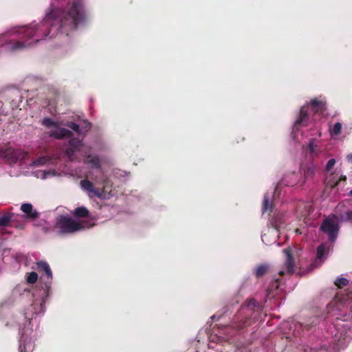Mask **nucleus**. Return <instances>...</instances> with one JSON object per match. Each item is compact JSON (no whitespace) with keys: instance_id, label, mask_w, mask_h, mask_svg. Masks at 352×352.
Returning a JSON list of instances; mask_svg holds the SVG:
<instances>
[{"instance_id":"10","label":"nucleus","mask_w":352,"mask_h":352,"mask_svg":"<svg viewBox=\"0 0 352 352\" xmlns=\"http://www.w3.org/2000/svg\"><path fill=\"white\" fill-rule=\"evenodd\" d=\"M283 253L286 256V260L284 263V265L287 269V272L289 274L292 275L294 272V260L292 253V249L289 248H285L283 250Z\"/></svg>"},{"instance_id":"26","label":"nucleus","mask_w":352,"mask_h":352,"mask_svg":"<svg viewBox=\"0 0 352 352\" xmlns=\"http://www.w3.org/2000/svg\"><path fill=\"white\" fill-rule=\"evenodd\" d=\"M325 253V245L324 244H321L317 248L316 256L318 259H321Z\"/></svg>"},{"instance_id":"18","label":"nucleus","mask_w":352,"mask_h":352,"mask_svg":"<svg viewBox=\"0 0 352 352\" xmlns=\"http://www.w3.org/2000/svg\"><path fill=\"white\" fill-rule=\"evenodd\" d=\"M308 151L312 155H318L319 153V148L316 144V139L311 138L308 144Z\"/></svg>"},{"instance_id":"17","label":"nucleus","mask_w":352,"mask_h":352,"mask_svg":"<svg viewBox=\"0 0 352 352\" xmlns=\"http://www.w3.org/2000/svg\"><path fill=\"white\" fill-rule=\"evenodd\" d=\"M85 162L91 164L93 168L100 169L101 168L100 159L97 156L88 155Z\"/></svg>"},{"instance_id":"4","label":"nucleus","mask_w":352,"mask_h":352,"mask_svg":"<svg viewBox=\"0 0 352 352\" xmlns=\"http://www.w3.org/2000/svg\"><path fill=\"white\" fill-rule=\"evenodd\" d=\"M312 111L314 114H322L326 110V103L317 98L311 100L307 106L301 107L299 113V117L295 122V126H306L308 120V110Z\"/></svg>"},{"instance_id":"11","label":"nucleus","mask_w":352,"mask_h":352,"mask_svg":"<svg viewBox=\"0 0 352 352\" xmlns=\"http://www.w3.org/2000/svg\"><path fill=\"white\" fill-rule=\"evenodd\" d=\"M21 210L25 213V217L30 219H36L39 217V213L33 209L31 204H23L21 206Z\"/></svg>"},{"instance_id":"28","label":"nucleus","mask_w":352,"mask_h":352,"mask_svg":"<svg viewBox=\"0 0 352 352\" xmlns=\"http://www.w3.org/2000/svg\"><path fill=\"white\" fill-rule=\"evenodd\" d=\"M67 126L72 129L73 131H74L75 132H76L78 134H81V131L80 129V125L74 122H68Z\"/></svg>"},{"instance_id":"23","label":"nucleus","mask_w":352,"mask_h":352,"mask_svg":"<svg viewBox=\"0 0 352 352\" xmlns=\"http://www.w3.org/2000/svg\"><path fill=\"white\" fill-rule=\"evenodd\" d=\"M349 281L345 278H338L335 281V285L339 287L342 288L349 284Z\"/></svg>"},{"instance_id":"16","label":"nucleus","mask_w":352,"mask_h":352,"mask_svg":"<svg viewBox=\"0 0 352 352\" xmlns=\"http://www.w3.org/2000/svg\"><path fill=\"white\" fill-rule=\"evenodd\" d=\"M280 281L279 278H276L271 282L267 289V293L269 297L274 296V292L277 290L280 287Z\"/></svg>"},{"instance_id":"6","label":"nucleus","mask_w":352,"mask_h":352,"mask_svg":"<svg viewBox=\"0 0 352 352\" xmlns=\"http://www.w3.org/2000/svg\"><path fill=\"white\" fill-rule=\"evenodd\" d=\"M320 230L328 235L329 240L331 242H334L338 237L340 227L338 223L327 218L322 221Z\"/></svg>"},{"instance_id":"12","label":"nucleus","mask_w":352,"mask_h":352,"mask_svg":"<svg viewBox=\"0 0 352 352\" xmlns=\"http://www.w3.org/2000/svg\"><path fill=\"white\" fill-rule=\"evenodd\" d=\"M72 135V133L65 128H60L54 130L50 134V135L56 139H63L64 138H69Z\"/></svg>"},{"instance_id":"25","label":"nucleus","mask_w":352,"mask_h":352,"mask_svg":"<svg viewBox=\"0 0 352 352\" xmlns=\"http://www.w3.org/2000/svg\"><path fill=\"white\" fill-rule=\"evenodd\" d=\"M342 130V124L340 122H336L333 126V129L331 130V135H338L341 133Z\"/></svg>"},{"instance_id":"36","label":"nucleus","mask_w":352,"mask_h":352,"mask_svg":"<svg viewBox=\"0 0 352 352\" xmlns=\"http://www.w3.org/2000/svg\"><path fill=\"white\" fill-rule=\"evenodd\" d=\"M349 195L352 196V190L350 191Z\"/></svg>"},{"instance_id":"9","label":"nucleus","mask_w":352,"mask_h":352,"mask_svg":"<svg viewBox=\"0 0 352 352\" xmlns=\"http://www.w3.org/2000/svg\"><path fill=\"white\" fill-rule=\"evenodd\" d=\"M81 187L92 195H89L90 197H97L102 198L101 190H99V188H95L92 182L88 179H83L80 181Z\"/></svg>"},{"instance_id":"8","label":"nucleus","mask_w":352,"mask_h":352,"mask_svg":"<svg viewBox=\"0 0 352 352\" xmlns=\"http://www.w3.org/2000/svg\"><path fill=\"white\" fill-rule=\"evenodd\" d=\"M19 217L15 215L14 213H3V215L0 217V227H10L14 226L19 229H23L24 223H19Z\"/></svg>"},{"instance_id":"7","label":"nucleus","mask_w":352,"mask_h":352,"mask_svg":"<svg viewBox=\"0 0 352 352\" xmlns=\"http://www.w3.org/2000/svg\"><path fill=\"white\" fill-rule=\"evenodd\" d=\"M2 155L7 159L10 163H16L19 160H23L28 153L21 150L14 149L12 147L6 148L1 151Z\"/></svg>"},{"instance_id":"21","label":"nucleus","mask_w":352,"mask_h":352,"mask_svg":"<svg viewBox=\"0 0 352 352\" xmlns=\"http://www.w3.org/2000/svg\"><path fill=\"white\" fill-rule=\"evenodd\" d=\"M69 145L76 151H78L82 146V140L76 138H72L69 140Z\"/></svg>"},{"instance_id":"5","label":"nucleus","mask_w":352,"mask_h":352,"mask_svg":"<svg viewBox=\"0 0 352 352\" xmlns=\"http://www.w3.org/2000/svg\"><path fill=\"white\" fill-rule=\"evenodd\" d=\"M56 227L61 233H72L84 228V226L70 217L60 216L57 219Z\"/></svg>"},{"instance_id":"35","label":"nucleus","mask_w":352,"mask_h":352,"mask_svg":"<svg viewBox=\"0 0 352 352\" xmlns=\"http://www.w3.org/2000/svg\"><path fill=\"white\" fill-rule=\"evenodd\" d=\"M279 275L280 276H283L285 274V272L283 270H280L279 272H278Z\"/></svg>"},{"instance_id":"13","label":"nucleus","mask_w":352,"mask_h":352,"mask_svg":"<svg viewBox=\"0 0 352 352\" xmlns=\"http://www.w3.org/2000/svg\"><path fill=\"white\" fill-rule=\"evenodd\" d=\"M273 204L272 201L271 200V197L268 193H266L264 196V199L263 201V207L262 210L263 213L264 212H269L271 213L273 211Z\"/></svg>"},{"instance_id":"22","label":"nucleus","mask_w":352,"mask_h":352,"mask_svg":"<svg viewBox=\"0 0 352 352\" xmlns=\"http://www.w3.org/2000/svg\"><path fill=\"white\" fill-rule=\"evenodd\" d=\"M37 279H38V274L34 272L28 273L27 275L26 280L30 284L35 283L36 282Z\"/></svg>"},{"instance_id":"30","label":"nucleus","mask_w":352,"mask_h":352,"mask_svg":"<svg viewBox=\"0 0 352 352\" xmlns=\"http://www.w3.org/2000/svg\"><path fill=\"white\" fill-rule=\"evenodd\" d=\"M76 151L75 149L69 146L66 149L65 154L69 159L72 160L74 154Z\"/></svg>"},{"instance_id":"34","label":"nucleus","mask_w":352,"mask_h":352,"mask_svg":"<svg viewBox=\"0 0 352 352\" xmlns=\"http://www.w3.org/2000/svg\"><path fill=\"white\" fill-rule=\"evenodd\" d=\"M340 180L346 181V176H341L339 181H340Z\"/></svg>"},{"instance_id":"27","label":"nucleus","mask_w":352,"mask_h":352,"mask_svg":"<svg viewBox=\"0 0 352 352\" xmlns=\"http://www.w3.org/2000/svg\"><path fill=\"white\" fill-rule=\"evenodd\" d=\"M340 219L344 221H352V210H347L340 215Z\"/></svg>"},{"instance_id":"15","label":"nucleus","mask_w":352,"mask_h":352,"mask_svg":"<svg viewBox=\"0 0 352 352\" xmlns=\"http://www.w3.org/2000/svg\"><path fill=\"white\" fill-rule=\"evenodd\" d=\"M270 270V265L267 263H263L257 265L254 270V274L256 278H261L264 276Z\"/></svg>"},{"instance_id":"24","label":"nucleus","mask_w":352,"mask_h":352,"mask_svg":"<svg viewBox=\"0 0 352 352\" xmlns=\"http://www.w3.org/2000/svg\"><path fill=\"white\" fill-rule=\"evenodd\" d=\"M79 125L81 134L87 132L91 128V123L87 120H83Z\"/></svg>"},{"instance_id":"20","label":"nucleus","mask_w":352,"mask_h":352,"mask_svg":"<svg viewBox=\"0 0 352 352\" xmlns=\"http://www.w3.org/2000/svg\"><path fill=\"white\" fill-rule=\"evenodd\" d=\"M50 162V158L47 156H41L36 159L32 164L35 166H39L46 164Z\"/></svg>"},{"instance_id":"31","label":"nucleus","mask_w":352,"mask_h":352,"mask_svg":"<svg viewBox=\"0 0 352 352\" xmlns=\"http://www.w3.org/2000/svg\"><path fill=\"white\" fill-rule=\"evenodd\" d=\"M43 124L46 126H55V122L51 118H45L43 120Z\"/></svg>"},{"instance_id":"2","label":"nucleus","mask_w":352,"mask_h":352,"mask_svg":"<svg viewBox=\"0 0 352 352\" xmlns=\"http://www.w3.org/2000/svg\"><path fill=\"white\" fill-rule=\"evenodd\" d=\"M261 308L255 299H250L243 305L236 314L233 321V327L241 330L250 326L258 320Z\"/></svg>"},{"instance_id":"33","label":"nucleus","mask_w":352,"mask_h":352,"mask_svg":"<svg viewBox=\"0 0 352 352\" xmlns=\"http://www.w3.org/2000/svg\"><path fill=\"white\" fill-rule=\"evenodd\" d=\"M346 160L349 162H352V153L347 155Z\"/></svg>"},{"instance_id":"37","label":"nucleus","mask_w":352,"mask_h":352,"mask_svg":"<svg viewBox=\"0 0 352 352\" xmlns=\"http://www.w3.org/2000/svg\"><path fill=\"white\" fill-rule=\"evenodd\" d=\"M338 182H339V181H338V182L336 183L335 186H337V185L338 184Z\"/></svg>"},{"instance_id":"14","label":"nucleus","mask_w":352,"mask_h":352,"mask_svg":"<svg viewBox=\"0 0 352 352\" xmlns=\"http://www.w3.org/2000/svg\"><path fill=\"white\" fill-rule=\"evenodd\" d=\"M102 187L99 188V190H101L102 198L105 197L107 194H109L112 188V182L107 178H104L102 182Z\"/></svg>"},{"instance_id":"32","label":"nucleus","mask_w":352,"mask_h":352,"mask_svg":"<svg viewBox=\"0 0 352 352\" xmlns=\"http://www.w3.org/2000/svg\"><path fill=\"white\" fill-rule=\"evenodd\" d=\"M20 342L21 343L19 347V352H27L26 346L24 344H22V340Z\"/></svg>"},{"instance_id":"29","label":"nucleus","mask_w":352,"mask_h":352,"mask_svg":"<svg viewBox=\"0 0 352 352\" xmlns=\"http://www.w3.org/2000/svg\"><path fill=\"white\" fill-rule=\"evenodd\" d=\"M335 164H336V160L333 158L330 159L327 163V165L325 167L326 171H328V172L330 171L334 166Z\"/></svg>"},{"instance_id":"19","label":"nucleus","mask_w":352,"mask_h":352,"mask_svg":"<svg viewBox=\"0 0 352 352\" xmlns=\"http://www.w3.org/2000/svg\"><path fill=\"white\" fill-rule=\"evenodd\" d=\"M89 214V210L85 207H78L74 210V215L76 217H86Z\"/></svg>"},{"instance_id":"1","label":"nucleus","mask_w":352,"mask_h":352,"mask_svg":"<svg viewBox=\"0 0 352 352\" xmlns=\"http://www.w3.org/2000/svg\"><path fill=\"white\" fill-rule=\"evenodd\" d=\"M85 20L86 12L82 0H71L67 3V10L52 9L41 23L23 28L20 32V40H10L5 44V47L9 52L23 50L52 32V36L58 32L68 34V32L76 30Z\"/></svg>"},{"instance_id":"3","label":"nucleus","mask_w":352,"mask_h":352,"mask_svg":"<svg viewBox=\"0 0 352 352\" xmlns=\"http://www.w3.org/2000/svg\"><path fill=\"white\" fill-rule=\"evenodd\" d=\"M36 269L39 272H43L45 274L47 281L45 283V289L43 290L44 296H42L41 300L38 301L35 300L31 305V307H34V314H36L43 310L45 298L49 296V291L51 287V280L52 279V272L47 262L43 261H38L36 263Z\"/></svg>"}]
</instances>
